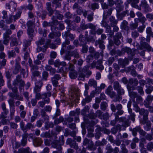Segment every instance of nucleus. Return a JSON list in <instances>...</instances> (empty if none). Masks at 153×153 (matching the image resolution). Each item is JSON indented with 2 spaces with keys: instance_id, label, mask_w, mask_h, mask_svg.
Returning <instances> with one entry per match:
<instances>
[{
  "instance_id": "nucleus-48",
  "label": "nucleus",
  "mask_w": 153,
  "mask_h": 153,
  "mask_svg": "<svg viewBox=\"0 0 153 153\" xmlns=\"http://www.w3.org/2000/svg\"><path fill=\"white\" fill-rule=\"evenodd\" d=\"M109 21L111 26H113L115 25H117L118 23V21L113 16H111L110 17Z\"/></svg>"
},
{
  "instance_id": "nucleus-37",
  "label": "nucleus",
  "mask_w": 153,
  "mask_h": 153,
  "mask_svg": "<svg viewBox=\"0 0 153 153\" xmlns=\"http://www.w3.org/2000/svg\"><path fill=\"white\" fill-rule=\"evenodd\" d=\"M128 95L130 98L131 100H132L133 103L135 102V99L138 95L137 92H128Z\"/></svg>"
},
{
  "instance_id": "nucleus-49",
  "label": "nucleus",
  "mask_w": 153,
  "mask_h": 153,
  "mask_svg": "<svg viewBox=\"0 0 153 153\" xmlns=\"http://www.w3.org/2000/svg\"><path fill=\"white\" fill-rule=\"evenodd\" d=\"M49 76V74L46 71H44L42 73V76L41 79L39 81H47Z\"/></svg>"
},
{
  "instance_id": "nucleus-52",
  "label": "nucleus",
  "mask_w": 153,
  "mask_h": 153,
  "mask_svg": "<svg viewBox=\"0 0 153 153\" xmlns=\"http://www.w3.org/2000/svg\"><path fill=\"white\" fill-rule=\"evenodd\" d=\"M33 143L36 146H39L41 145L43 143L42 140L39 138H35L33 140Z\"/></svg>"
},
{
  "instance_id": "nucleus-32",
  "label": "nucleus",
  "mask_w": 153,
  "mask_h": 153,
  "mask_svg": "<svg viewBox=\"0 0 153 153\" xmlns=\"http://www.w3.org/2000/svg\"><path fill=\"white\" fill-rule=\"evenodd\" d=\"M45 70L48 71H49L50 74L53 75L55 74L56 72V69L50 65H46L45 67Z\"/></svg>"
},
{
  "instance_id": "nucleus-44",
  "label": "nucleus",
  "mask_w": 153,
  "mask_h": 153,
  "mask_svg": "<svg viewBox=\"0 0 153 153\" xmlns=\"http://www.w3.org/2000/svg\"><path fill=\"white\" fill-rule=\"evenodd\" d=\"M46 9L49 12V16H51L53 13V10L51 7V2H47L46 4Z\"/></svg>"
},
{
  "instance_id": "nucleus-28",
  "label": "nucleus",
  "mask_w": 153,
  "mask_h": 153,
  "mask_svg": "<svg viewBox=\"0 0 153 153\" xmlns=\"http://www.w3.org/2000/svg\"><path fill=\"white\" fill-rule=\"evenodd\" d=\"M31 40H27L26 39H24L23 40V46L24 48L22 49V51H30L29 46L31 45Z\"/></svg>"
},
{
  "instance_id": "nucleus-21",
  "label": "nucleus",
  "mask_w": 153,
  "mask_h": 153,
  "mask_svg": "<svg viewBox=\"0 0 153 153\" xmlns=\"http://www.w3.org/2000/svg\"><path fill=\"white\" fill-rule=\"evenodd\" d=\"M113 88L111 85H109L105 91V93L109 95L111 98H115L116 95V92L113 91Z\"/></svg>"
},
{
  "instance_id": "nucleus-56",
  "label": "nucleus",
  "mask_w": 153,
  "mask_h": 153,
  "mask_svg": "<svg viewBox=\"0 0 153 153\" xmlns=\"http://www.w3.org/2000/svg\"><path fill=\"white\" fill-rule=\"evenodd\" d=\"M54 124L55 125H57L58 124L62 123L64 122V118L62 116H60L58 118L54 119Z\"/></svg>"
},
{
  "instance_id": "nucleus-13",
  "label": "nucleus",
  "mask_w": 153,
  "mask_h": 153,
  "mask_svg": "<svg viewBox=\"0 0 153 153\" xmlns=\"http://www.w3.org/2000/svg\"><path fill=\"white\" fill-rule=\"evenodd\" d=\"M122 38V39H123V37L122 36V34L120 32H119L117 33L114 37H113V40L114 41V44L117 46H118L121 43V41L120 39Z\"/></svg>"
},
{
  "instance_id": "nucleus-22",
  "label": "nucleus",
  "mask_w": 153,
  "mask_h": 153,
  "mask_svg": "<svg viewBox=\"0 0 153 153\" xmlns=\"http://www.w3.org/2000/svg\"><path fill=\"white\" fill-rule=\"evenodd\" d=\"M12 91L13 93H10L9 95L10 97L11 98V99H13L14 100L15 99L21 101L23 100V97L20 96L19 95L18 90H17V92H14L13 90Z\"/></svg>"
},
{
  "instance_id": "nucleus-60",
  "label": "nucleus",
  "mask_w": 153,
  "mask_h": 153,
  "mask_svg": "<svg viewBox=\"0 0 153 153\" xmlns=\"http://www.w3.org/2000/svg\"><path fill=\"white\" fill-rule=\"evenodd\" d=\"M20 153H32L30 148L27 147L25 148H21L20 149Z\"/></svg>"
},
{
  "instance_id": "nucleus-36",
  "label": "nucleus",
  "mask_w": 153,
  "mask_h": 153,
  "mask_svg": "<svg viewBox=\"0 0 153 153\" xmlns=\"http://www.w3.org/2000/svg\"><path fill=\"white\" fill-rule=\"evenodd\" d=\"M34 31L33 28L27 29V33L29 39V40L32 41L34 37Z\"/></svg>"
},
{
  "instance_id": "nucleus-63",
  "label": "nucleus",
  "mask_w": 153,
  "mask_h": 153,
  "mask_svg": "<svg viewBox=\"0 0 153 153\" xmlns=\"http://www.w3.org/2000/svg\"><path fill=\"white\" fill-rule=\"evenodd\" d=\"M130 123L131 122L128 119H126V120L123 123L122 126L125 128L124 130L125 129L126 127L130 125Z\"/></svg>"
},
{
  "instance_id": "nucleus-38",
  "label": "nucleus",
  "mask_w": 153,
  "mask_h": 153,
  "mask_svg": "<svg viewBox=\"0 0 153 153\" xmlns=\"http://www.w3.org/2000/svg\"><path fill=\"white\" fill-rule=\"evenodd\" d=\"M88 7L94 11L96 9H98L100 6L98 3L94 2L88 5Z\"/></svg>"
},
{
  "instance_id": "nucleus-7",
  "label": "nucleus",
  "mask_w": 153,
  "mask_h": 153,
  "mask_svg": "<svg viewBox=\"0 0 153 153\" xmlns=\"http://www.w3.org/2000/svg\"><path fill=\"white\" fill-rule=\"evenodd\" d=\"M10 108V120H12L14 118L16 111L15 106V101L13 99H10L8 100Z\"/></svg>"
},
{
  "instance_id": "nucleus-59",
  "label": "nucleus",
  "mask_w": 153,
  "mask_h": 153,
  "mask_svg": "<svg viewBox=\"0 0 153 153\" xmlns=\"http://www.w3.org/2000/svg\"><path fill=\"white\" fill-rule=\"evenodd\" d=\"M55 15L57 19L60 20H62L64 17L63 15L60 14V12L58 10H55Z\"/></svg>"
},
{
  "instance_id": "nucleus-53",
  "label": "nucleus",
  "mask_w": 153,
  "mask_h": 153,
  "mask_svg": "<svg viewBox=\"0 0 153 153\" xmlns=\"http://www.w3.org/2000/svg\"><path fill=\"white\" fill-rule=\"evenodd\" d=\"M128 112L130 114L128 116L129 119L131 120L133 122H134L135 120V117L136 116V115L134 113L132 112V109H129Z\"/></svg>"
},
{
  "instance_id": "nucleus-25",
  "label": "nucleus",
  "mask_w": 153,
  "mask_h": 153,
  "mask_svg": "<svg viewBox=\"0 0 153 153\" xmlns=\"http://www.w3.org/2000/svg\"><path fill=\"white\" fill-rule=\"evenodd\" d=\"M95 27H94L93 29L90 30V33L91 34H93V35H95L97 34L98 35H100L103 32V29L98 28L96 30V27L97 25H95Z\"/></svg>"
},
{
  "instance_id": "nucleus-4",
  "label": "nucleus",
  "mask_w": 153,
  "mask_h": 153,
  "mask_svg": "<svg viewBox=\"0 0 153 153\" xmlns=\"http://www.w3.org/2000/svg\"><path fill=\"white\" fill-rule=\"evenodd\" d=\"M90 66L88 65L84 66L82 68L80 69L78 71L79 80H84L85 77L88 78L91 74V71L89 70Z\"/></svg>"
},
{
  "instance_id": "nucleus-23",
  "label": "nucleus",
  "mask_w": 153,
  "mask_h": 153,
  "mask_svg": "<svg viewBox=\"0 0 153 153\" xmlns=\"http://www.w3.org/2000/svg\"><path fill=\"white\" fill-rule=\"evenodd\" d=\"M43 85L41 81H39L36 82L35 84V86L33 89L34 93L40 92L41 88Z\"/></svg>"
},
{
  "instance_id": "nucleus-42",
  "label": "nucleus",
  "mask_w": 153,
  "mask_h": 153,
  "mask_svg": "<svg viewBox=\"0 0 153 153\" xmlns=\"http://www.w3.org/2000/svg\"><path fill=\"white\" fill-rule=\"evenodd\" d=\"M104 41L102 40H96L95 42V45L97 46L99 45V48L102 50L104 49L105 48V46L103 44Z\"/></svg>"
},
{
  "instance_id": "nucleus-62",
  "label": "nucleus",
  "mask_w": 153,
  "mask_h": 153,
  "mask_svg": "<svg viewBox=\"0 0 153 153\" xmlns=\"http://www.w3.org/2000/svg\"><path fill=\"white\" fill-rule=\"evenodd\" d=\"M146 88L145 90L146 92L148 94H150L153 91V86L146 85Z\"/></svg>"
},
{
  "instance_id": "nucleus-58",
  "label": "nucleus",
  "mask_w": 153,
  "mask_h": 153,
  "mask_svg": "<svg viewBox=\"0 0 153 153\" xmlns=\"http://www.w3.org/2000/svg\"><path fill=\"white\" fill-rule=\"evenodd\" d=\"M87 148L90 150L94 151L96 149V147L94 146V143L92 141L88 144Z\"/></svg>"
},
{
  "instance_id": "nucleus-61",
  "label": "nucleus",
  "mask_w": 153,
  "mask_h": 153,
  "mask_svg": "<svg viewBox=\"0 0 153 153\" xmlns=\"http://www.w3.org/2000/svg\"><path fill=\"white\" fill-rule=\"evenodd\" d=\"M35 128L34 125L31 123H28L25 126V133H26L28 130H30L31 128Z\"/></svg>"
},
{
  "instance_id": "nucleus-12",
  "label": "nucleus",
  "mask_w": 153,
  "mask_h": 153,
  "mask_svg": "<svg viewBox=\"0 0 153 153\" xmlns=\"http://www.w3.org/2000/svg\"><path fill=\"white\" fill-rule=\"evenodd\" d=\"M149 111L148 110L142 108L141 109L140 111L139 114L140 115L143 116V118L141 121H143V123H146V121L148 120Z\"/></svg>"
},
{
  "instance_id": "nucleus-33",
  "label": "nucleus",
  "mask_w": 153,
  "mask_h": 153,
  "mask_svg": "<svg viewBox=\"0 0 153 153\" xmlns=\"http://www.w3.org/2000/svg\"><path fill=\"white\" fill-rule=\"evenodd\" d=\"M70 43V41L69 39L65 40V41L63 42L62 44V48L60 51V53L61 55H63L65 53V49L64 48H66L67 45H69Z\"/></svg>"
},
{
  "instance_id": "nucleus-40",
  "label": "nucleus",
  "mask_w": 153,
  "mask_h": 153,
  "mask_svg": "<svg viewBox=\"0 0 153 153\" xmlns=\"http://www.w3.org/2000/svg\"><path fill=\"white\" fill-rule=\"evenodd\" d=\"M140 123L143 125L146 124V125L144 127V129L146 131H148L151 129V123L149 121V120L146 121V123H143V121H141Z\"/></svg>"
},
{
  "instance_id": "nucleus-5",
  "label": "nucleus",
  "mask_w": 153,
  "mask_h": 153,
  "mask_svg": "<svg viewBox=\"0 0 153 153\" xmlns=\"http://www.w3.org/2000/svg\"><path fill=\"white\" fill-rule=\"evenodd\" d=\"M140 45H139V48H138V49L142 50L144 49L148 52L151 51L152 47L149 44L150 41H149L147 39L143 37L140 38Z\"/></svg>"
},
{
  "instance_id": "nucleus-15",
  "label": "nucleus",
  "mask_w": 153,
  "mask_h": 153,
  "mask_svg": "<svg viewBox=\"0 0 153 153\" xmlns=\"http://www.w3.org/2000/svg\"><path fill=\"white\" fill-rule=\"evenodd\" d=\"M140 7L144 10L145 12L147 13L151 11V9L146 0H142L140 4Z\"/></svg>"
},
{
  "instance_id": "nucleus-30",
  "label": "nucleus",
  "mask_w": 153,
  "mask_h": 153,
  "mask_svg": "<svg viewBox=\"0 0 153 153\" xmlns=\"http://www.w3.org/2000/svg\"><path fill=\"white\" fill-rule=\"evenodd\" d=\"M146 32L147 34L146 39L149 41H150L151 37L153 38V32L152 31V28L150 27H147L146 29Z\"/></svg>"
},
{
  "instance_id": "nucleus-1",
  "label": "nucleus",
  "mask_w": 153,
  "mask_h": 153,
  "mask_svg": "<svg viewBox=\"0 0 153 153\" xmlns=\"http://www.w3.org/2000/svg\"><path fill=\"white\" fill-rule=\"evenodd\" d=\"M111 111L115 113L114 115L115 116V119L112 120L110 122V124L112 126H114L118 121L119 116L122 115L124 113V111L123 110V106L120 104H117L116 106L112 104L111 105Z\"/></svg>"
},
{
  "instance_id": "nucleus-24",
  "label": "nucleus",
  "mask_w": 153,
  "mask_h": 153,
  "mask_svg": "<svg viewBox=\"0 0 153 153\" xmlns=\"http://www.w3.org/2000/svg\"><path fill=\"white\" fill-rule=\"evenodd\" d=\"M43 99H44L42 101L45 104H48L50 101V99L49 98L51 96V94L50 91H48L47 92L45 93L42 94Z\"/></svg>"
},
{
  "instance_id": "nucleus-35",
  "label": "nucleus",
  "mask_w": 153,
  "mask_h": 153,
  "mask_svg": "<svg viewBox=\"0 0 153 153\" xmlns=\"http://www.w3.org/2000/svg\"><path fill=\"white\" fill-rule=\"evenodd\" d=\"M135 68L133 65L126 68V70L128 71L131 72V74L134 77L136 76L137 75L136 71L135 70Z\"/></svg>"
},
{
  "instance_id": "nucleus-18",
  "label": "nucleus",
  "mask_w": 153,
  "mask_h": 153,
  "mask_svg": "<svg viewBox=\"0 0 153 153\" xmlns=\"http://www.w3.org/2000/svg\"><path fill=\"white\" fill-rule=\"evenodd\" d=\"M125 53H126L128 55L131 57L134 56L136 54V49L135 48L131 49L130 48L126 46L125 47V50H123Z\"/></svg>"
},
{
  "instance_id": "nucleus-27",
  "label": "nucleus",
  "mask_w": 153,
  "mask_h": 153,
  "mask_svg": "<svg viewBox=\"0 0 153 153\" xmlns=\"http://www.w3.org/2000/svg\"><path fill=\"white\" fill-rule=\"evenodd\" d=\"M95 114L94 113H91L84 117V120L85 123L86 124H90V121L89 120V118L91 119H94L96 117Z\"/></svg>"
},
{
  "instance_id": "nucleus-20",
  "label": "nucleus",
  "mask_w": 153,
  "mask_h": 153,
  "mask_svg": "<svg viewBox=\"0 0 153 153\" xmlns=\"http://www.w3.org/2000/svg\"><path fill=\"white\" fill-rule=\"evenodd\" d=\"M62 36L63 38H65L66 39H67L68 37H69L71 40H74L75 37V35H73L70 33V31L69 30H67L66 31H65L64 33H62Z\"/></svg>"
},
{
  "instance_id": "nucleus-31",
  "label": "nucleus",
  "mask_w": 153,
  "mask_h": 153,
  "mask_svg": "<svg viewBox=\"0 0 153 153\" xmlns=\"http://www.w3.org/2000/svg\"><path fill=\"white\" fill-rule=\"evenodd\" d=\"M6 57L5 53L3 51L0 52V59H2L1 61H0V64L3 66H5L7 62L6 59H5Z\"/></svg>"
},
{
  "instance_id": "nucleus-3",
  "label": "nucleus",
  "mask_w": 153,
  "mask_h": 153,
  "mask_svg": "<svg viewBox=\"0 0 153 153\" xmlns=\"http://www.w3.org/2000/svg\"><path fill=\"white\" fill-rule=\"evenodd\" d=\"M1 107L3 110V112L0 114V120H1V123L3 125H6L7 123L10 122V118L6 119L7 117V115L9 113V111L6 107V105L4 102H3L1 104Z\"/></svg>"
},
{
  "instance_id": "nucleus-45",
  "label": "nucleus",
  "mask_w": 153,
  "mask_h": 153,
  "mask_svg": "<svg viewBox=\"0 0 153 153\" xmlns=\"http://www.w3.org/2000/svg\"><path fill=\"white\" fill-rule=\"evenodd\" d=\"M113 10V8L112 7H111L108 9V10H104L103 14V18L106 19L107 16H110L112 13Z\"/></svg>"
},
{
  "instance_id": "nucleus-8",
  "label": "nucleus",
  "mask_w": 153,
  "mask_h": 153,
  "mask_svg": "<svg viewBox=\"0 0 153 153\" xmlns=\"http://www.w3.org/2000/svg\"><path fill=\"white\" fill-rule=\"evenodd\" d=\"M69 91L71 93V96L74 100L77 99L79 96V91L78 87L76 86L71 85Z\"/></svg>"
},
{
  "instance_id": "nucleus-34",
  "label": "nucleus",
  "mask_w": 153,
  "mask_h": 153,
  "mask_svg": "<svg viewBox=\"0 0 153 153\" xmlns=\"http://www.w3.org/2000/svg\"><path fill=\"white\" fill-rule=\"evenodd\" d=\"M61 36V33L58 31L55 32L54 31H52L48 35V37L51 39H53L56 37H59Z\"/></svg>"
},
{
  "instance_id": "nucleus-54",
  "label": "nucleus",
  "mask_w": 153,
  "mask_h": 153,
  "mask_svg": "<svg viewBox=\"0 0 153 153\" xmlns=\"http://www.w3.org/2000/svg\"><path fill=\"white\" fill-rule=\"evenodd\" d=\"M121 85L117 81H115L113 83V88L116 91L120 90L122 88Z\"/></svg>"
},
{
  "instance_id": "nucleus-2",
  "label": "nucleus",
  "mask_w": 153,
  "mask_h": 153,
  "mask_svg": "<svg viewBox=\"0 0 153 153\" xmlns=\"http://www.w3.org/2000/svg\"><path fill=\"white\" fill-rule=\"evenodd\" d=\"M12 85L13 86L16 88V89L14 90V92H17L18 86L20 91H22V89H23L25 83L22 79L21 75L18 74L16 76V78L13 81Z\"/></svg>"
},
{
  "instance_id": "nucleus-64",
  "label": "nucleus",
  "mask_w": 153,
  "mask_h": 153,
  "mask_svg": "<svg viewBox=\"0 0 153 153\" xmlns=\"http://www.w3.org/2000/svg\"><path fill=\"white\" fill-rule=\"evenodd\" d=\"M88 84L90 86L95 88L97 86V82L93 79H91L88 82Z\"/></svg>"
},
{
  "instance_id": "nucleus-26",
  "label": "nucleus",
  "mask_w": 153,
  "mask_h": 153,
  "mask_svg": "<svg viewBox=\"0 0 153 153\" xmlns=\"http://www.w3.org/2000/svg\"><path fill=\"white\" fill-rule=\"evenodd\" d=\"M105 149L107 151L106 153H118L119 151L118 147H115L114 149L110 145H106Z\"/></svg>"
},
{
  "instance_id": "nucleus-46",
  "label": "nucleus",
  "mask_w": 153,
  "mask_h": 153,
  "mask_svg": "<svg viewBox=\"0 0 153 153\" xmlns=\"http://www.w3.org/2000/svg\"><path fill=\"white\" fill-rule=\"evenodd\" d=\"M138 81L136 78H130L129 79L128 84L134 86H137L138 84Z\"/></svg>"
},
{
  "instance_id": "nucleus-57",
  "label": "nucleus",
  "mask_w": 153,
  "mask_h": 153,
  "mask_svg": "<svg viewBox=\"0 0 153 153\" xmlns=\"http://www.w3.org/2000/svg\"><path fill=\"white\" fill-rule=\"evenodd\" d=\"M140 129V126H136L133 129L130 128L129 130L132 131L133 135L134 136H135L137 134V132H138L139 129Z\"/></svg>"
},
{
  "instance_id": "nucleus-6",
  "label": "nucleus",
  "mask_w": 153,
  "mask_h": 153,
  "mask_svg": "<svg viewBox=\"0 0 153 153\" xmlns=\"http://www.w3.org/2000/svg\"><path fill=\"white\" fill-rule=\"evenodd\" d=\"M22 12L21 11H19L15 15L10 14L5 19L6 23L7 24H11L13 21L15 22L16 20L20 18L22 13Z\"/></svg>"
},
{
  "instance_id": "nucleus-29",
  "label": "nucleus",
  "mask_w": 153,
  "mask_h": 153,
  "mask_svg": "<svg viewBox=\"0 0 153 153\" xmlns=\"http://www.w3.org/2000/svg\"><path fill=\"white\" fill-rule=\"evenodd\" d=\"M28 134L27 133H24L22 135V139L21 141V144L22 146H25L27 144V138Z\"/></svg>"
},
{
  "instance_id": "nucleus-39",
  "label": "nucleus",
  "mask_w": 153,
  "mask_h": 153,
  "mask_svg": "<svg viewBox=\"0 0 153 153\" xmlns=\"http://www.w3.org/2000/svg\"><path fill=\"white\" fill-rule=\"evenodd\" d=\"M118 62L119 64L120 65H121L123 68L125 67V65L128 64L129 61L127 59H120L118 60Z\"/></svg>"
},
{
  "instance_id": "nucleus-17",
  "label": "nucleus",
  "mask_w": 153,
  "mask_h": 153,
  "mask_svg": "<svg viewBox=\"0 0 153 153\" xmlns=\"http://www.w3.org/2000/svg\"><path fill=\"white\" fill-rule=\"evenodd\" d=\"M67 145H68L71 148H73L76 150L79 148L78 144L74 140L70 138L68 139L66 142Z\"/></svg>"
},
{
  "instance_id": "nucleus-16",
  "label": "nucleus",
  "mask_w": 153,
  "mask_h": 153,
  "mask_svg": "<svg viewBox=\"0 0 153 153\" xmlns=\"http://www.w3.org/2000/svg\"><path fill=\"white\" fill-rule=\"evenodd\" d=\"M61 75L58 74H55L51 78V81L53 85L55 88L57 87L59 85L58 81L61 79Z\"/></svg>"
},
{
  "instance_id": "nucleus-55",
  "label": "nucleus",
  "mask_w": 153,
  "mask_h": 153,
  "mask_svg": "<svg viewBox=\"0 0 153 153\" xmlns=\"http://www.w3.org/2000/svg\"><path fill=\"white\" fill-rule=\"evenodd\" d=\"M11 80L12 78L7 79V86L9 89L14 91V90H16V88L14 87V86H13L12 84V85L11 83Z\"/></svg>"
},
{
  "instance_id": "nucleus-11",
  "label": "nucleus",
  "mask_w": 153,
  "mask_h": 153,
  "mask_svg": "<svg viewBox=\"0 0 153 153\" xmlns=\"http://www.w3.org/2000/svg\"><path fill=\"white\" fill-rule=\"evenodd\" d=\"M117 92V94H116L115 97L113 101L114 102H120L122 99V95L125 94V90L122 87L120 90H118Z\"/></svg>"
},
{
  "instance_id": "nucleus-41",
  "label": "nucleus",
  "mask_w": 153,
  "mask_h": 153,
  "mask_svg": "<svg viewBox=\"0 0 153 153\" xmlns=\"http://www.w3.org/2000/svg\"><path fill=\"white\" fill-rule=\"evenodd\" d=\"M128 25V22H127L126 20H123L121 23L120 27L121 29L128 31L129 30V28Z\"/></svg>"
},
{
  "instance_id": "nucleus-14",
  "label": "nucleus",
  "mask_w": 153,
  "mask_h": 153,
  "mask_svg": "<svg viewBox=\"0 0 153 153\" xmlns=\"http://www.w3.org/2000/svg\"><path fill=\"white\" fill-rule=\"evenodd\" d=\"M83 16L87 19L88 22H91L94 19V13L91 11L85 10L83 13Z\"/></svg>"
},
{
  "instance_id": "nucleus-47",
  "label": "nucleus",
  "mask_w": 153,
  "mask_h": 153,
  "mask_svg": "<svg viewBox=\"0 0 153 153\" xmlns=\"http://www.w3.org/2000/svg\"><path fill=\"white\" fill-rule=\"evenodd\" d=\"M10 36H7L3 35V40L2 41L3 44L5 45H8L10 40Z\"/></svg>"
},
{
  "instance_id": "nucleus-19",
  "label": "nucleus",
  "mask_w": 153,
  "mask_h": 153,
  "mask_svg": "<svg viewBox=\"0 0 153 153\" xmlns=\"http://www.w3.org/2000/svg\"><path fill=\"white\" fill-rule=\"evenodd\" d=\"M94 27H95L94 25L91 23L85 24V23L82 22L81 23L79 26L80 29L82 30H85L88 28H89L91 30Z\"/></svg>"
},
{
  "instance_id": "nucleus-43",
  "label": "nucleus",
  "mask_w": 153,
  "mask_h": 153,
  "mask_svg": "<svg viewBox=\"0 0 153 153\" xmlns=\"http://www.w3.org/2000/svg\"><path fill=\"white\" fill-rule=\"evenodd\" d=\"M79 40L80 42V45L86 44L88 43L86 38L85 37L84 38L82 34H80L79 35Z\"/></svg>"
},
{
  "instance_id": "nucleus-50",
  "label": "nucleus",
  "mask_w": 153,
  "mask_h": 153,
  "mask_svg": "<svg viewBox=\"0 0 153 153\" xmlns=\"http://www.w3.org/2000/svg\"><path fill=\"white\" fill-rule=\"evenodd\" d=\"M92 100V98L89 95L86 96L85 99H83L82 102V106H85L86 103H89Z\"/></svg>"
},
{
  "instance_id": "nucleus-51",
  "label": "nucleus",
  "mask_w": 153,
  "mask_h": 153,
  "mask_svg": "<svg viewBox=\"0 0 153 153\" xmlns=\"http://www.w3.org/2000/svg\"><path fill=\"white\" fill-rule=\"evenodd\" d=\"M11 47L17 46L18 45V41L16 37H11V40L10 42Z\"/></svg>"
},
{
  "instance_id": "nucleus-10",
  "label": "nucleus",
  "mask_w": 153,
  "mask_h": 153,
  "mask_svg": "<svg viewBox=\"0 0 153 153\" xmlns=\"http://www.w3.org/2000/svg\"><path fill=\"white\" fill-rule=\"evenodd\" d=\"M64 137L63 135L61 136L59 138V140H54L51 143L52 146L53 147H56L57 146L62 147L64 143Z\"/></svg>"
},
{
  "instance_id": "nucleus-9",
  "label": "nucleus",
  "mask_w": 153,
  "mask_h": 153,
  "mask_svg": "<svg viewBox=\"0 0 153 153\" xmlns=\"http://www.w3.org/2000/svg\"><path fill=\"white\" fill-rule=\"evenodd\" d=\"M91 66L92 68H95L96 69L99 70L101 72H102L104 69V67L102 65V61L101 59L97 61H94L91 64Z\"/></svg>"
}]
</instances>
